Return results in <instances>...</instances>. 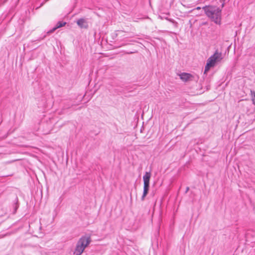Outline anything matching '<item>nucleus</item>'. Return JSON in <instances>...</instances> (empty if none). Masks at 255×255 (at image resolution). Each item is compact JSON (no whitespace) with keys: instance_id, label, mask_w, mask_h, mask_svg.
Here are the masks:
<instances>
[{"instance_id":"nucleus-1","label":"nucleus","mask_w":255,"mask_h":255,"mask_svg":"<svg viewBox=\"0 0 255 255\" xmlns=\"http://www.w3.org/2000/svg\"><path fill=\"white\" fill-rule=\"evenodd\" d=\"M207 16L217 24H221V9L217 6L208 5L203 7Z\"/></svg>"},{"instance_id":"nucleus-2","label":"nucleus","mask_w":255,"mask_h":255,"mask_svg":"<svg viewBox=\"0 0 255 255\" xmlns=\"http://www.w3.org/2000/svg\"><path fill=\"white\" fill-rule=\"evenodd\" d=\"M91 242V239L90 236H82L80 238L76 244L74 254L75 255H81Z\"/></svg>"},{"instance_id":"nucleus-3","label":"nucleus","mask_w":255,"mask_h":255,"mask_svg":"<svg viewBox=\"0 0 255 255\" xmlns=\"http://www.w3.org/2000/svg\"><path fill=\"white\" fill-rule=\"evenodd\" d=\"M222 54L216 50L213 55L211 56L207 60V63L205 67L204 74H206L209 70L214 67L216 64L222 59Z\"/></svg>"},{"instance_id":"nucleus-4","label":"nucleus","mask_w":255,"mask_h":255,"mask_svg":"<svg viewBox=\"0 0 255 255\" xmlns=\"http://www.w3.org/2000/svg\"><path fill=\"white\" fill-rule=\"evenodd\" d=\"M151 177V173L150 172H146L143 176V191L141 199L143 201L145 197L148 194L149 188V181Z\"/></svg>"},{"instance_id":"nucleus-5","label":"nucleus","mask_w":255,"mask_h":255,"mask_svg":"<svg viewBox=\"0 0 255 255\" xmlns=\"http://www.w3.org/2000/svg\"><path fill=\"white\" fill-rule=\"evenodd\" d=\"M180 78L184 82H188L193 79V76L189 73H182L179 75Z\"/></svg>"},{"instance_id":"nucleus-6","label":"nucleus","mask_w":255,"mask_h":255,"mask_svg":"<svg viewBox=\"0 0 255 255\" xmlns=\"http://www.w3.org/2000/svg\"><path fill=\"white\" fill-rule=\"evenodd\" d=\"M78 25L81 28H87L88 23L86 19L84 18H80L77 21Z\"/></svg>"},{"instance_id":"nucleus-7","label":"nucleus","mask_w":255,"mask_h":255,"mask_svg":"<svg viewBox=\"0 0 255 255\" xmlns=\"http://www.w3.org/2000/svg\"><path fill=\"white\" fill-rule=\"evenodd\" d=\"M66 24V23L65 22H63V21H59L56 25L53 27L52 29H51L50 30H49L48 33H52L56 29L59 28H60L63 26H64L65 24Z\"/></svg>"},{"instance_id":"nucleus-8","label":"nucleus","mask_w":255,"mask_h":255,"mask_svg":"<svg viewBox=\"0 0 255 255\" xmlns=\"http://www.w3.org/2000/svg\"><path fill=\"white\" fill-rule=\"evenodd\" d=\"M201 9V7L198 6L196 8V9H197V10H199V9Z\"/></svg>"},{"instance_id":"nucleus-9","label":"nucleus","mask_w":255,"mask_h":255,"mask_svg":"<svg viewBox=\"0 0 255 255\" xmlns=\"http://www.w3.org/2000/svg\"><path fill=\"white\" fill-rule=\"evenodd\" d=\"M223 1H225V0H223Z\"/></svg>"}]
</instances>
